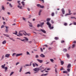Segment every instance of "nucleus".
Wrapping results in <instances>:
<instances>
[{"label": "nucleus", "instance_id": "54", "mask_svg": "<svg viewBox=\"0 0 76 76\" xmlns=\"http://www.w3.org/2000/svg\"><path fill=\"white\" fill-rule=\"evenodd\" d=\"M68 11L69 13H71V10H69Z\"/></svg>", "mask_w": 76, "mask_h": 76}, {"label": "nucleus", "instance_id": "24", "mask_svg": "<svg viewBox=\"0 0 76 76\" xmlns=\"http://www.w3.org/2000/svg\"><path fill=\"white\" fill-rule=\"evenodd\" d=\"M47 22H49L50 21V18H47Z\"/></svg>", "mask_w": 76, "mask_h": 76}, {"label": "nucleus", "instance_id": "36", "mask_svg": "<svg viewBox=\"0 0 76 76\" xmlns=\"http://www.w3.org/2000/svg\"><path fill=\"white\" fill-rule=\"evenodd\" d=\"M19 35L20 36H23V34L19 32Z\"/></svg>", "mask_w": 76, "mask_h": 76}, {"label": "nucleus", "instance_id": "40", "mask_svg": "<svg viewBox=\"0 0 76 76\" xmlns=\"http://www.w3.org/2000/svg\"><path fill=\"white\" fill-rule=\"evenodd\" d=\"M32 63H33V61H32L30 62V64H29L30 66H31L32 65Z\"/></svg>", "mask_w": 76, "mask_h": 76}, {"label": "nucleus", "instance_id": "3", "mask_svg": "<svg viewBox=\"0 0 76 76\" xmlns=\"http://www.w3.org/2000/svg\"><path fill=\"white\" fill-rule=\"evenodd\" d=\"M5 27L6 28L5 30V32H8V31H9L8 30V28H9V26H5Z\"/></svg>", "mask_w": 76, "mask_h": 76}, {"label": "nucleus", "instance_id": "32", "mask_svg": "<svg viewBox=\"0 0 76 76\" xmlns=\"http://www.w3.org/2000/svg\"><path fill=\"white\" fill-rule=\"evenodd\" d=\"M1 67L2 68V69H4V67H5V66H4L3 65H2L1 66Z\"/></svg>", "mask_w": 76, "mask_h": 76}, {"label": "nucleus", "instance_id": "29", "mask_svg": "<svg viewBox=\"0 0 76 76\" xmlns=\"http://www.w3.org/2000/svg\"><path fill=\"white\" fill-rule=\"evenodd\" d=\"M58 37H55L54 38L55 40H58Z\"/></svg>", "mask_w": 76, "mask_h": 76}, {"label": "nucleus", "instance_id": "42", "mask_svg": "<svg viewBox=\"0 0 76 76\" xmlns=\"http://www.w3.org/2000/svg\"><path fill=\"white\" fill-rule=\"evenodd\" d=\"M35 58H38L39 57V56L38 55H36Z\"/></svg>", "mask_w": 76, "mask_h": 76}, {"label": "nucleus", "instance_id": "33", "mask_svg": "<svg viewBox=\"0 0 76 76\" xmlns=\"http://www.w3.org/2000/svg\"><path fill=\"white\" fill-rule=\"evenodd\" d=\"M32 65L33 67H35V64L34 63H33Z\"/></svg>", "mask_w": 76, "mask_h": 76}, {"label": "nucleus", "instance_id": "53", "mask_svg": "<svg viewBox=\"0 0 76 76\" xmlns=\"http://www.w3.org/2000/svg\"><path fill=\"white\" fill-rule=\"evenodd\" d=\"M71 19H74V18L75 19H76V18L75 17H71Z\"/></svg>", "mask_w": 76, "mask_h": 76}, {"label": "nucleus", "instance_id": "43", "mask_svg": "<svg viewBox=\"0 0 76 76\" xmlns=\"http://www.w3.org/2000/svg\"><path fill=\"white\" fill-rule=\"evenodd\" d=\"M64 25L65 26H67V23H64Z\"/></svg>", "mask_w": 76, "mask_h": 76}, {"label": "nucleus", "instance_id": "57", "mask_svg": "<svg viewBox=\"0 0 76 76\" xmlns=\"http://www.w3.org/2000/svg\"><path fill=\"white\" fill-rule=\"evenodd\" d=\"M48 75V73H46L45 74H44V76H47V75Z\"/></svg>", "mask_w": 76, "mask_h": 76}, {"label": "nucleus", "instance_id": "61", "mask_svg": "<svg viewBox=\"0 0 76 76\" xmlns=\"http://www.w3.org/2000/svg\"><path fill=\"white\" fill-rule=\"evenodd\" d=\"M55 72L56 73H57V69L56 68L55 69Z\"/></svg>", "mask_w": 76, "mask_h": 76}, {"label": "nucleus", "instance_id": "49", "mask_svg": "<svg viewBox=\"0 0 76 76\" xmlns=\"http://www.w3.org/2000/svg\"><path fill=\"white\" fill-rule=\"evenodd\" d=\"M75 47V44H73L72 45V48H74Z\"/></svg>", "mask_w": 76, "mask_h": 76}, {"label": "nucleus", "instance_id": "56", "mask_svg": "<svg viewBox=\"0 0 76 76\" xmlns=\"http://www.w3.org/2000/svg\"><path fill=\"white\" fill-rule=\"evenodd\" d=\"M29 26L30 27H31V28H32V27H33V26H32V24L31 25H30V24H29Z\"/></svg>", "mask_w": 76, "mask_h": 76}, {"label": "nucleus", "instance_id": "13", "mask_svg": "<svg viewBox=\"0 0 76 76\" xmlns=\"http://www.w3.org/2000/svg\"><path fill=\"white\" fill-rule=\"evenodd\" d=\"M15 32H13L12 34H15V35H17V34H18V32L16 31H15Z\"/></svg>", "mask_w": 76, "mask_h": 76}, {"label": "nucleus", "instance_id": "8", "mask_svg": "<svg viewBox=\"0 0 76 76\" xmlns=\"http://www.w3.org/2000/svg\"><path fill=\"white\" fill-rule=\"evenodd\" d=\"M24 33L25 34V33H23H23L24 34V35H25V36H26V35H27L28 34V33H26V31H24Z\"/></svg>", "mask_w": 76, "mask_h": 76}, {"label": "nucleus", "instance_id": "10", "mask_svg": "<svg viewBox=\"0 0 76 76\" xmlns=\"http://www.w3.org/2000/svg\"><path fill=\"white\" fill-rule=\"evenodd\" d=\"M22 69H23V66H21L20 68V72H22Z\"/></svg>", "mask_w": 76, "mask_h": 76}, {"label": "nucleus", "instance_id": "35", "mask_svg": "<svg viewBox=\"0 0 76 76\" xmlns=\"http://www.w3.org/2000/svg\"><path fill=\"white\" fill-rule=\"evenodd\" d=\"M26 53L27 54V55H30V53L28 51L26 52Z\"/></svg>", "mask_w": 76, "mask_h": 76}, {"label": "nucleus", "instance_id": "11", "mask_svg": "<svg viewBox=\"0 0 76 76\" xmlns=\"http://www.w3.org/2000/svg\"><path fill=\"white\" fill-rule=\"evenodd\" d=\"M66 56L67 58H70V55L69 54V53H67Z\"/></svg>", "mask_w": 76, "mask_h": 76}, {"label": "nucleus", "instance_id": "26", "mask_svg": "<svg viewBox=\"0 0 76 76\" xmlns=\"http://www.w3.org/2000/svg\"><path fill=\"white\" fill-rule=\"evenodd\" d=\"M24 38L25 39V40H26V41H28L29 40V39H28V38H27V37H24Z\"/></svg>", "mask_w": 76, "mask_h": 76}, {"label": "nucleus", "instance_id": "6", "mask_svg": "<svg viewBox=\"0 0 76 76\" xmlns=\"http://www.w3.org/2000/svg\"><path fill=\"white\" fill-rule=\"evenodd\" d=\"M61 10L62 11V12L63 14L64 15L65 14V10H64V8L62 9Z\"/></svg>", "mask_w": 76, "mask_h": 76}, {"label": "nucleus", "instance_id": "18", "mask_svg": "<svg viewBox=\"0 0 76 76\" xmlns=\"http://www.w3.org/2000/svg\"><path fill=\"white\" fill-rule=\"evenodd\" d=\"M44 23L43 22L41 23L40 24H39V25H40V26H42L44 25Z\"/></svg>", "mask_w": 76, "mask_h": 76}, {"label": "nucleus", "instance_id": "15", "mask_svg": "<svg viewBox=\"0 0 76 76\" xmlns=\"http://www.w3.org/2000/svg\"><path fill=\"white\" fill-rule=\"evenodd\" d=\"M2 44H6V40H4L2 42Z\"/></svg>", "mask_w": 76, "mask_h": 76}, {"label": "nucleus", "instance_id": "27", "mask_svg": "<svg viewBox=\"0 0 76 76\" xmlns=\"http://www.w3.org/2000/svg\"><path fill=\"white\" fill-rule=\"evenodd\" d=\"M14 73V72H12L10 74V76H12V75H13V74Z\"/></svg>", "mask_w": 76, "mask_h": 76}, {"label": "nucleus", "instance_id": "58", "mask_svg": "<svg viewBox=\"0 0 76 76\" xmlns=\"http://www.w3.org/2000/svg\"><path fill=\"white\" fill-rule=\"evenodd\" d=\"M19 64V62H17V63H16V66H17V65H18V64Z\"/></svg>", "mask_w": 76, "mask_h": 76}, {"label": "nucleus", "instance_id": "64", "mask_svg": "<svg viewBox=\"0 0 76 76\" xmlns=\"http://www.w3.org/2000/svg\"><path fill=\"white\" fill-rule=\"evenodd\" d=\"M73 24H74V25H76V22L74 23Z\"/></svg>", "mask_w": 76, "mask_h": 76}, {"label": "nucleus", "instance_id": "20", "mask_svg": "<svg viewBox=\"0 0 76 76\" xmlns=\"http://www.w3.org/2000/svg\"><path fill=\"white\" fill-rule=\"evenodd\" d=\"M63 51H64V53H66V52H67V49H64Z\"/></svg>", "mask_w": 76, "mask_h": 76}, {"label": "nucleus", "instance_id": "4", "mask_svg": "<svg viewBox=\"0 0 76 76\" xmlns=\"http://www.w3.org/2000/svg\"><path fill=\"white\" fill-rule=\"evenodd\" d=\"M10 54H7L5 56V57H6V58H9V57H10Z\"/></svg>", "mask_w": 76, "mask_h": 76}, {"label": "nucleus", "instance_id": "12", "mask_svg": "<svg viewBox=\"0 0 76 76\" xmlns=\"http://www.w3.org/2000/svg\"><path fill=\"white\" fill-rule=\"evenodd\" d=\"M40 57L42 58L45 57V55L42 54L40 55Z\"/></svg>", "mask_w": 76, "mask_h": 76}, {"label": "nucleus", "instance_id": "23", "mask_svg": "<svg viewBox=\"0 0 76 76\" xmlns=\"http://www.w3.org/2000/svg\"><path fill=\"white\" fill-rule=\"evenodd\" d=\"M71 67V64H69L67 66V68H70Z\"/></svg>", "mask_w": 76, "mask_h": 76}, {"label": "nucleus", "instance_id": "41", "mask_svg": "<svg viewBox=\"0 0 76 76\" xmlns=\"http://www.w3.org/2000/svg\"><path fill=\"white\" fill-rule=\"evenodd\" d=\"M25 32V31L24 30H21L20 31V32Z\"/></svg>", "mask_w": 76, "mask_h": 76}, {"label": "nucleus", "instance_id": "50", "mask_svg": "<svg viewBox=\"0 0 76 76\" xmlns=\"http://www.w3.org/2000/svg\"><path fill=\"white\" fill-rule=\"evenodd\" d=\"M4 69L5 70H7L8 68L7 66H6L4 67Z\"/></svg>", "mask_w": 76, "mask_h": 76}, {"label": "nucleus", "instance_id": "34", "mask_svg": "<svg viewBox=\"0 0 76 76\" xmlns=\"http://www.w3.org/2000/svg\"><path fill=\"white\" fill-rule=\"evenodd\" d=\"M61 65H63V64H64V61H61Z\"/></svg>", "mask_w": 76, "mask_h": 76}, {"label": "nucleus", "instance_id": "38", "mask_svg": "<svg viewBox=\"0 0 76 76\" xmlns=\"http://www.w3.org/2000/svg\"><path fill=\"white\" fill-rule=\"evenodd\" d=\"M50 61H51V62H53L54 61V59H50Z\"/></svg>", "mask_w": 76, "mask_h": 76}, {"label": "nucleus", "instance_id": "59", "mask_svg": "<svg viewBox=\"0 0 76 76\" xmlns=\"http://www.w3.org/2000/svg\"><path fill=\"white\" fill-rule=\"evenodd\" d=\"M18 56H19V54H17L16 55V57H18Z\"/></svg>", "mask_w": 76, "mask_h": 76}, {"label": "nucleus", "instance_id": "22", "mask_svg": "<svg viewBox=\"0 0 76 76\" xmlns=\"http://www.w3.org/2000/svg\"><path fill=\"white\" fill-rule=\"evenodd\" d=\"M26 75H27V74H29V75H31V72H27L25 73Z\"/></svg>", "mask_w": 76, "mask_h": 76}, {"label": "nucleus", "instance_id": "21", "mask_svg": "<svg viewBox=\"0 0 76 76\" xmlns=\"http://www.w3.org/2000/svg\"><path fill=\"white\" fill-rule=\"evenodd\" d=\"M21 3L23 4V7H25V6H24V5H25V2L23 1L21 2Z\"/></svg>", "mask_w": 76, "mask_h": 76}, {"label": "nucleus", "instance_id": "60", "mask_svg": "<svg viewBox=\"0 0 76 76\" xmlns=\"http://www.w3.org/2000/svg\"><path fill=\"white\" fill-rule=\"evenodd\" d=\"M40 50H41V51H42H42H43V50H42V49L41 48H40Z\"/></svg>", "mask_w": 76, "mask_h": 76}, {"label": "nucleus", "instance_id": "2", "mask_svg": "<svg viewBox=\"0 0 76 76\" xmlns=\"http://www.w3.org/2000/svg\"><path fill=\"white\" fill-rule=\"evenodd\" d=\"M40 70V69L39 68H35L33 69V70H34V72H37Z\"/></svg>", "mask_w": 76, "mask_h": 76}, {"label": "nucleus", "instance_id": "51", "mask_svg": "<svg viewBox=\"0 0 76 76\" xmlns=\"http://www.w3.org/2000/svg\"><path fill=\"white\" fill-rule=\"evenodd\" d=\"M9 6L10 7H12V5L11 4H9Z\"/></svg>", "mask_w": 76, "mask_h": 76}, {"label": "nucleus", "instance_id": "48", "mask_svg": "<svg viewBox=\"0 0 76 76\" xmlns=\"http://www.w3.org/2000/svg\"><path fill=\"white\" fill-rule=\"evenodd\" d=\"M34 64H35L36 66L37 67L38 66V64H37L36 63H34Z\"/></svg>", "mask_w": 76, "mask_h": 76}, {"label": "nucleus", "instance_id": "52", "mask_svg": "<svg viewBox=\"0 0 76 76\" xmlns=\"http://www.w3.org/2000/svg\"><path fill=\"white\" fill-rule=\"evenodd\" d=\"M39 26H40L39 24H38L37 26V27L38 28H39Z\"/></svg>", "mask_w": 76, "mask_h": 76}, {"label": "nucleus", "instance_id": "39", "mask_svg": "<svg viewBox=\"0 0 76 76\" xmlns=\"http://www.w3.org/2000/svg\"><path fill=\"white\" fill-rule=\"evenodd\" d=\"M68 71L69 72H70V69L69 68H68L67 69Z\"/></svg>", "mask_w": 76, "mask_h": 76}, {"label": "nucleus", "instance_id": "62", "mask_svg": "<svg viewBox=\"0 0 76 76\" xmlns=\"http://www.w3.org/2000/svg\"><path fill=\"white\" fill-rule=\"evenodd\" d=\"M7 14H8V15H10V13L9 12H7Z\"/></svg>", "mask_w": 76, "mask_h": 76}, {"label": "nucleus", "instance_id": "31", "mask_svg": "<svg viewBox=\"0 0 76 76\" xmlns=\"http://www.w3.org/2000/svg\"><path fill=\"white\" fill-rule=\"evenodd\" d=\"M63 73H67V71H63Z\"/></svg>", "mask_w": 76, "mask_h": 76}, {"label": "nucleus", "instance_id": "46", "mask_svg": "<svg viewBox=\"0 0 76 76\" xmlns=\"http://www.w3.org/2000/svg\"><path fill=\"white\" fill-rule=\"evenodd\" d=\"M37 7H40V6H41V5L40 4H37Z\"/></svg>", "mask_w": 76, "mask_h": 76}, {"label": "nucleus", "instance_id": "5", "mask_svg": "<svg viewBox=\"0 0 76 76\" xmlns=\"http://www.w3.org/2000/svg\"><path fill=\"white\" fill-rule=\"evenodd\" d=\"M37 60L40 63H42L43 62V60H40L39 59H37Z\"/></svg>", "mask_w": 76, "mask_h": 76}, {"label": "nucleus", "instance_id": "37", "mask_svg": "<svg viewBox=\"0 0 76 76\" xmlns=\"http://www.w3.org/2000/svg\"><path fill=\"white\" fill-rule=\"evenodd\" d=\"M4 56L2 55V58L1 59V60H3V59L4 58Z\"/></svg>", "mask_w": 76, "mask_h": 76}, {"label": "nucleus", "instance_id": "16", "mask_svg": "<svg viewBox=\"0 0 76 76\" xmlns=\"http://www.w3.org/2000/svg\"><path fill=\"white\" fill-rule=\"evenodd\" d=\"M42 12V10H40L39 13V16H41V12Z\"/></svg>", "mask_w": 76, "mask_h": 76}, {"label": "nucleus", "instance_id": "17", "mask_svg": "<svg viewBox=\"0 0 76 76\" xmlns=\"http://www.w3.org/2000/svg\"><path fill=\"white\" fill-rule=\"evenodd\" d=\"M3 35H4V36H6L7 37H9V35L7 34H3Z\"/></svg>", "mask_w": 76, "mask_h": 76}, {"label": "nucleus", "instance_id": "25", "mask_svg": "<svg viewBox=\"0 0 76 76\" xmlns=\"http://www.w3.org/2000/svg\"><path fill=\"white\" fill-rule=\"evenodd\" d=\"M16 53H13L12 55V57H14V56H16Z\"/></svg>", "mask_w": 76, "mask_h": 76}, {"label": "nucleus", "instance_id": "47", "mask_svg": "<svg viewBox=\"0 0 76 76\" xmlns=\"http://www.w3.org/2000/svg\"><path fill=\"white\" fill-rule=\"evenodd\" d=\"M20 39V40H21V41H25V39H23V40L21 39Z\"/></svg>", "mask_w": 76, "mask_h": 76}, {"label": "nucleus", "instance_id": "63", "mask_svg": "<svg viewBox=\"0 0 76 76\" xmlns=\"http://www.w3.org/2000/svg\"><path fill=\"white\" fill-rule=\"evenodd\" d=\"M49 50H51L52 49V48L51 47H49L48 48Z\"/></svg>", "mask_w": 76, "mask_h": 76}, {"label": "nucleus", "instance_id": "45", "mask_svg": "<svg viewBox=\"0 0 76 76\" xmlns=\"http://www.w3.org/2000/svg\"><path fill=\"white\" fill-rule=\"evenodd\" d=\"M4 28V25H2L1 26V28L2 29V28Z\"/></svg>", "mask_w": 76, "mask_h": 76}, {"label": "nucleus", "instance_id": "28", "mask_svg": "<svg viewBox=\"0 0 76 76\" xmlns=\"http://www.w3.org/2000/svg\"><path fill=\"white\" fill-rule=\"evenodd\" d=\"M40 8H42V9H43V8H44V6H42V5H41L40 6Z\"/></svg>", "mask_w": 76, "mask_h": 76}, {"label": "nucleus", "instance_id": "30", "mask_svg": "<svg viewBox=\"0 0 76 76\" xmlns=\"http://www.w3.org/2000/svg\"><path fill=\"white\" fill-rule=\"evenodd\" d=\"M64 70V69L63 67H61L60 69V70Z\"/></svg>", "mask_w": 76, "mask_h": 76}, {"label": "nucleus", "instance_id": "14", "mask_svg": "<svg viewBox=\"0 0 76 76\" xmlns=\"http://www.w3.org/2000/svg\"><path fill=\"white\" fill-rule=\"evenodd\" d=\"M42 65L39 67L40 70H43V69H44V68L43 67H42Z\"/></svg>", "mask_w": 76, "mask_h": 76}, {"label": "nucleus", "instance_id": "1", "mask_svg": "<svg viewBox=\"0 0 76 76\" xmlns=\"http://www.w3.org/2000/svg\"><path fill=\"white\" fill-rule=\"evenodd\" d=\"M46 24L48 25L49 26V27L50 30L53 29L54 27H51V24L50 23V22H47Z\"/></svg>", "mask_w": 76, "mask_h": 76}, {"label": "nucleus", "instance_id": "19", "mask_svg": "<svg viewBox=\"0 0 76 76\" xmlns=\"http://www.w3.org/2000/svg\"><path fill=\"white\" fill-rule=\"evenodd\" d=\"M72 13H67L65 15V16H67L68 15H72Z\"/></svg>", "mask_w": 76, "mask_h": 76}, {"label": "nucleus", "instance_id": "55", "mask_svg": "<svg viewBox=\"0 0 76 76\" xmlns=\"http://www.w3.org/2000/svg\"><path fill=\"white\" fill-rule=\"evenodd\" d=\"M23 7V6H21L20 7V9H22Z\"/></svg>", "mask_w": 76, "mask_h": 76}, {"label": "nucleus", "instance_id": "44", "mask_svg": "<svg viewBox=\"0 0 76 76\" xmlns=\"http://www.w3.org/2000/svg\"><path fill=\"white\" fill-rule=\"evenodd\" d=\"M52 16H54V13L53 12L51 14Z\"/></svg>", "mask_w": 76, "mask_h": 76}, {"label": "nucleus", "instance_id": "9", "mask_svg": "<svg viewBox=\"0 0 76 76\" xmlns=\"http://www.w3.org/2000/svg\"><path fill=\"white\" fill-rule=\"evenodd\" d=\"M40 31H42V32H43V33H46L45 31L42 29H41Z\"/></svg>", "mask_w": 76, "mask_h": 76}, {"label": "nucleus", "instance_id": "7", "mask_svg": "<svg viewBox=\"0 0 76 76\" xmlns=\"http://www.w3.org/2000/svg\"><path fill=\"white\" fill-rule=\"evenodd\" d=\"M1 8L2 10H3L4 11L5 10V8H4V6L2 5L1 7Z\"/></svg>", "mask_w": 76, "mask_h": 76}]
</instances>
